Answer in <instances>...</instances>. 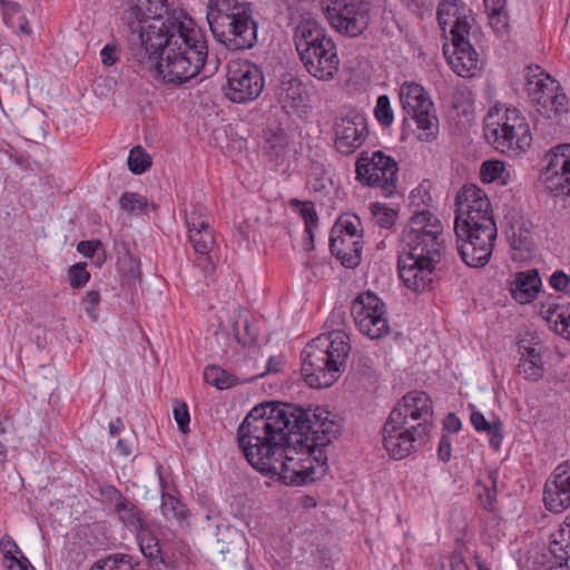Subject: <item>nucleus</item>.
Here are the masks:
<instances>
[{
  "label": "nucleus",
  "instance_id": "f257e3e1",
  "mask_svg": "<svg viewBox=\"0 0 570 570\" xmlns=\"http://www.w3.org/2000/svg\"><path fill=\"white\" fill-rule=\"evenodd\" d=\"M265 415L253 409L237 429V442L248 463L264 474L277 475L287 485H303L315 480L316 465L326 462L324 453L308 451L298 434L266 431L256 434L252 425Z\"/></svg>",
  "mask_w": 570,
  "mask_h": 570
},
{
  "label": "nucleus",
  "instance_id": "f03ea898",
  "mask_svg": "<svg viewBox=\"0 0 570 570\" xmlns=\"http://www.w3.org/2000/svg\"><path fill=\"white\" fill-rule=\"evenodd\" d=\"M164 23L155 21L151 37L138 41L139 60L154 67L155 77L166 83L183 85L196 77L205 65L208 47L205 35L193 20L171 24L163 32Z\"/></svg>",
  "mask_w": 570,
  "mask_h": 570
},
{
  "label": "nucleus",
  "instance_id": "7ed1b4c3",
  "mask_svg": "<svg viewBox=\"0 0 570 570\" xmlns=\"http://www.w3.org/2000/svg\"><path fill=\"white\" fill-rule=\"evenodd\" d=\"M454 233L456 249L470 267L488 264L498 229L487 194L475 185H464L456 195Z\"/></svg>",
  "mask_w": 570,
  "mask_h": 570
},
{
  "label": "nucleus",
  "instance_id": "20e7f679",
  "mask_svg": "<svg viewBox=\"0 0 570 570\" xmlns=\"http://www.w3.org/2000/svg\"><path fill=\"white\" fill-rule=\"evenodd\" d=\"M254 409H264L265 415L252 425L253 433L262 435L274 429L282 433H299L308 451L323 453V449L341 434L336 415L322 406L303 409L289 403L267 402Z\"/></svg>",
  "mask_w": 570,
  "mask_h": 570
},
{
  "label": "nucleus",
  "instance_id": "39448f33",
  "mask_svg": "<svg viewBox=\"0 0 570 570\" xmlns=\"http://www.w3.org/2000/svg\"><path fill=\"white\" fill-rule=\"evenodd\" d=\"M344 314L334 312L330 321L342 325ZM351 351L348 335L337 326L318 335L302 352V375L313 389L332 386L345 368Z\"/></svg>",
  "mask_w": 570,
  "mask_h": 570
},
{
  "label": "nucleus",
  "instance_id": "423d86ee",
  "mask_svg": "<svg viewBox=\"0 0 570 570\" xmlns=\"http://www.w3.org/2000/svg\"><path fill=\"white\" fill-rule=\"evenodd\" d=\"M206 18L214 38L228 50H247L257 43L258 21L252 3L209 0Z\"/></svg>",
  "mask_w": 570,
  "mask_h": 570
},
{
  "label": "nucleus",
  "instance_id": "0eeeda50",
  "mask_svg": "<svg viewBox=\"0 0 570 570\" xmlns=\"http://www.w3.org/2000/svg\"><path fill=\"white\" fill-rule=\"evenodd\" d=\"M461 0H442L438 21L443 31L449 28L451 43L443 47L452 70L460 77H471L478 69L479 56L470 42L473 19Z\"/></svg>",
  "mask_w": 570,
  "mask_h": 570
},
{
  "label": "nucleus",
  "instance_id": "6e6552de",
  "mask_svg": "<svg viewBox=\"0 0 570 570\" xmlns=\"http://www.w3.org/2000/svg\"><path fill=\"white\" fill-rule=\"evenodd\" d=\"M294 43L303 66L311 76L322 81L335 78L341 65L337 48L317 21L302 20L295 28Z\"/></svg>",
  "mask_w": 570,
  "mask_h": 570
},
{
  "label": "nucleus",
  "instance_id": "1a4fd4ad",
  "mask_svg": "<svg viewBox=\"0 0 570 570\" xmlns=\"http://www.w3.org/2000/svg\"><path fill=\"white\" fill-rule=\"evenodd\" d=\"M484 137L499 151L519 155L532 141L530 126L514 107L494 106L484 117Z\"/></svg>",
  "mask_w": 570,
  "mask_h": 570
},
{
  "label": "nucleus",
  "instance_id": "9d476101",
  "mask_svg": "<svg viewBox=\"0 0 570 570\" xmlns=\"http://www.w3.org/2000/svg\"><path fill=\"white\" fill-rule=\"evenodd\" d=\"M124 20L128 26V39L130 43L151 37V27L159 20L164 23L163 32L169 30L171 24H183L185 20H191L183 11H169L167 0H135L126 12Z\"/></svg>",
  "mask_w": 570,
  "mask_h": 570
},
{
  "label": "nucleus",
  "instance_id": "9b49d317",
  "mask_svg": "<svg viewBox=\"0 0 570 570\" xmlns=\"http://www.w3.org/2000/svg\"><path fill=\"white\" fill-rule=\"evenodd\" d=\"M401 106L406 118L414 120L422 141H432L439 132L435 108L425 89L413 81H405L399 91Z\"/></svg>",
  "mask_w": 570,
  "mask_h": 570
},
{
  "label": "nucleus",
  "instance_id": "f8f14e48",
  "mask_svg": "<svg viewBox=\"0 0 570 570\" xmlns=\"http://www.w3.org/2000/svg\"><path fill=\"white\" fill-rule=\"evenodd\" d=\"M321 7L332 28L342 35L357 37L370 26L368 0H321Z\"/></svg>",
  "mask_w": 570,
  "mask_h": 570
},
{
  "label": "nucleus",
  "instance_id": "ddd939ff",
  "mask_svg": "<svg viewBox=\"0 0 570 570\" xmlns=\"http://www.w3.org/2000/svg\"><path fill=\"white\" fill-rule=\"evenodd\" d=\"M356 178L373 188H380L384 196H391L396 189L399 166L391 156L381 150L371 155L363 151L355 164Z\"/></svg>",
  "mask_w": 570,
  "mask_h": 570
},
{
  "label": "nucleus",
  "instance_id": "4468645a",
  "mask_svg": "<svg viewBox=\"0 0 570 570\" xmlns=\"http://www.w3.org/2000/svg\"><path fill=\"white\" fill-rule=\"evenodd\" d=\"M265 86L261 68L247 60L230 61L227 66L225 96L235 104H247L259 97Z\"/></svg>",
  "mask_w": 570,
  "mask_h": 570
},
{
  "label": "nucleus",
  "instance_id": "2eb2a0df",
  "mask_svg": "<svg viewBox=\"0 0 570 570\" xmlns=\"http://www.w3.org/2000/svg\"><path fill=\"white\" fill-rule=\"evenodd\" d=\"M351 314L358 331L371 340H379L390 333L385 303L371 291L354 298Z\"/></svg>",
  "mask_w": 570,
  "mask_h": 570
},
{
  "label": "nucleus",
  "instance_id": "dca6fc26",
  "mask_svg": "<svg viewBox=\"0 0 570 570\" xmlns=\"http://www.w3.org/2000/svg\"><path fill=\"white\" fill-rule=\"evenodd\" d=\"M527 92L538 111L547 117L567 111L568 99L560 85L539 66L528 68Z\"/></svg>",
  "mask_w": 570,
  "mask_h": 570
},
{
  "label": "nucleus",
  "instance_id": "f3484780",
  "mask_svg": "<svg viewBox=\"0 0 570 570\" xmlns=\"http://www.w3.org/2000/svg\"><path fill=\"white\" fill-rule=\"evenodd\" d=\"M389 416L410 425L419 434H429L433 425L432 400L425 392L411 391L396 403Z\"/></svg>",
  "mask_w": 570,
  "mask_h": 570
},
{
  "label": "nucleus",
  "instance_id": "a211bd4d",
  "mask_svg": "<svg viewBox=\"0 0 570 570\" xmlns=\"http://www.w3.org/2000/svg\"><path fill=\"white\" fill-rule=\"evenodd\" d=\"M540 173L543 186L557 197H570V145H559L544 156Z\"/></svg>",
  "mask_w": 570,
  "mask_h": 570
},
{
  "label": "nucleus",
  "instance_id": "6ab92c4d",
  "mask_svg": "<svg viewBox=\"0 0 570 570\" xmlns=\"http://www.w3.org/2000/svg\"><path fill=\"white\" fill-rule=\"evenodd\" d=\"M426 435L416 433L410 425L390 416L382 429L383 446L394 460H402L416 451L417 444Z\"/></svg>",
  "mask_w": 570,
  "mask_h": 570
},
{
  "label": "nucleus",
  "instance_id": "aec40b11",
  "mask_svg": "<svg viewBox=\"0 0 570 570\" xmlns=\"http://www.w3.org/2000/svg\"><path fill=\"white\" fill-rule=\"evenodd\" d=\"M440 259L401 255L399 274L404 285L413 292L430 291L436 278L435 266Z\"/></svg>",
  "mask_w": 570,
  "mask_h": 570
},
{
  "label": "nucleus",
  "instance_id": "412c9836",
  "mask_svg": "<svg viewBox=\"0 0 570 570\" xmlns=\"http://www.w3.org/2000/svg\"><path fill=\"white\" fill-rule=\"evenodd\" d=\"M333 130L334 147L344 156L354 154L368 136L366 118L361 114L337 118Z\"/></svg>",
  "mask_w": 570,
  "mask_h": 570
},
{
  "label": "nucleus",
  "instance_id": "4be33fe9",
  "mask_svg": "<svg viewBox=\"0 0 570 570\" xmlns=\"http://www.w3.org/2000/svg\"><path fill=\"white\" fill-rule=\"evenodd\" d=\"M546 508L560 513L570 507V461L560 463L544 484Z\"/></svg>",
  "mask_w": 570,
  "mask_h": 570
},
{
  "label": "nucleus",
  "instance_id": "5701e85b",
  "mask_svg": "<svg viewBox=\"0 0 570 570\" xmlns=\"http://www.w3.org/2000/svg\"><path fill=\"white\" fill-rule=\"evenodd\" d=\"M443 235H435L433 233L425 235H411L402 236V244L404 255L434 259H441L442 250L444 249Z\"/></svg>",
  "mask_w": 570,
  "mask_h": 570
},
{
  "label": "nucleus",
  "instance_id": "b1692460",
  "mask_svg": "<svg viewBox=\"0 0 570 570\" xmlns=\"http://www.w3.org/2000/svg\"><path fill=\"white\" fill-rule=\"evenodd\" d=\"M330 249L343 266L354 268L361 263L363 242L351 236H331Z\"/></svg>",
  "mask_w": 570,
  "mask_h": 570
},
{
  "label": "nucleus",
  "instance_id": "393cba45",
  "mask_svg": "<svg viewBox=\"0 0 570 570\" xmlns=\"http://www.w3.org/2000/svg\"><path fill=\"white\" fill-rule=\"evenodd\" d=\"M541 287V278L537 269H528L515 274L511 282L510 292L512 297L520 304L532 302Z\"/></svg>",
  "mask_w": 570,
  "mask_h": 570
},
{
  "label": "nucleus",
  "instance_id": "a878e982",
  "mask_svg": "<svg viewBox=\"0 0 570 570\" xmlns=\"http://www.w3.org/2000/svg\"><path fill=\"white\" fill-rule=\"evenodd\" d=\"M443 235V225L441 220L428 209L415 212L402 232V236L425 235V234Z\"/></svg>",
  "mask_w": 570,
  "mask_h": 570
},
{
  "label": "nucleus",
  "instance_id": "bb28decb",
  "mask_svg": "<svg viewBox=\"0 0 570 570\" xmlns=\"http://www.w3.org/2000/svg\"><path fill=\"white\" fill-rule=\"evenodd\" d=\"M521 357L518 373L527 381L538 382L544 375V364L541 353L531 346H520Z\"/></svg>",
  "mask_w": 570,
  "mask_h": 570
},
{
  "label": "nucleus",
  "instance_id": "cd10ccee",
  "mask_svg": "<svg viewBox=\"0 0 570 570\" xmlns=\"http://www.w3.org/2000/svg\"><path fill=\"white\" fill-rule=\"evenodd\" d=\"M549 551L554 564L562 567L570 560V514L564 522L550 535Z\"/></svg>",
  "mask_w": 570,
  "mask_h": 570
},
{
  "label": "nucleus",
  "instance_id": "c85d7f7f",
  "mask_svg": "<svg viewBox=\"0 0 570 570\" xmlns=\"http://www.w3.org/2000/svg\"><path fill=\"white\" fill-rule=\"evenodd\" d=\"M46 115L38 109L26 110L18 119L20 135L29 141H38L45 137Z\"/></svg>",
  "mask_w": 570,
  "mask_h": 570
},
{
  "label": "nucleus",
  "instance_id": "c756f323",
  "mask_svg": "<svg viewBox=\"0 0 570 570\" xmlns=\"http://www.w3.org/2000/svg\"><path fill=\"white\" fill-rule=\"evenodd\" d=\"M120 522L136 533L148 527L146 515L135 503L126 499L114 508Z\"/></svg>",
  "mask_w": 570,
  "mask_h": 570
},
{
  "label": "nucleus",
  "instance_id": "7c9ffc66",
  "mask_svg": "<svg viewBox=\"0 0 570 570\" xmlns=\"http://www.w3.org/2000/svg\"><path fill=\"white\" fill-rule=\"evenodd\" d=\"M2 10V17L4 23L13 29L18 30L23 35H31V28L29 27L28 19L21 11V7L18 2L11 0H0Z\"/></svg>",
  "mask_w": 570,
  "mask_h": 570
},
{
  "label": "nucleus",
  "instance_id": "2f4dec72",
  "mask_svg": "<svg viewBox=\"0 0 570 570\" xmlns=\"http://www.w3.org/2000/svg\"><path fill=\"white\" fill-rule=\"evenodd\" d=\"M136 539L141 553L149 560L150 566H156L164 562L159 540L155 537L148 527L137 532Z\"/></svg>",
  "mask_w": 570,
  "mask_h": 570
},
{
  "label": "nucleus",
  "instance_id": "473e14b6",
  "mask_svg": "<svg viewBox=\"0 0 570 570\" xmlns=\"http://www.w3.org/2000/svg\"><path fill=\"white\" fill-rule=\"evenodd\" d=\"M498 472L490 471L487 480H479L476 482L478 499L481 507L487 511H493L497 503V484H498Z\"/></svg>",
  "mask_w": 570,
  "mask_h": 570
},
{
  "label": "nucleus",
  "instance_id": "72a5a7b5",
  "mask_svg": "<svg viewBox=\"0 0 570 570\" xmlns=\"http://www.w3.org/2000/svg\"><path fill=\"white\" fill-rule=\"evenodd\" d=\"M204 380L207 384L226 390L239 383V380L217 365H208L204 371Z\"/></svg>",
  "mask_w": 570,
  "mask_h": 570
},
{
  "label": "nucleus",
  "instance_id": "f704fd0d",
  "mask_svg": "<svg viewBox=\"0 0 570 570\" xmlns=\"http://www.w3.org/2000/svg\"><path fill=\"white\" fill-rule=\"evenodd\" d=\"M351 236L362 239L361 219L356 215L341 216L331 230V236Z\"/></svg>",
  "mask_w": 570,
  "mask_h": 570
},
{
  "label": "nucleus",
  "instance_id": "c9c22d12",
  "mask_svg": "<svg viewBox=\"0 0 570 570\" xmlns=\"http://www.w3.org/2000/svg\"><path fill=\"white\" fill-rule=\"evenodd\" d=\"M505 165L500 160H485L481 165L480 177L483 183H493L499 180L507 184Z\"/></svg>",
  "mask_w": 570,
  "mask_h": 570
},
{
  "label": "nucleus",
  "instance_id": "e433bc0d",
  "mask_svg": "<svg viewBox=\"0 0 570 570\" xmlns=\"http://www.w3.org/2000/svg\"><path fill=\"white\" fill-rule=\"evenodd\" d=\"M548 322L551 328L559 335L570 340V311L560 308L548 311Z\"/></svg>",
  "mask_w": 570,
  "mask_h": 570
},
{
  "label": "nucleus",
  "instance_id": "4c0bfd02",
  "mask_svg": "<svg viewBox=\"0 0 570 570\" xmlns=\"http://www.w3.org/2000/svg\"><path fill=\"white\" fill-rule=\"evenodd\" d=\"M189 242L191 243L195 253L200 256H207L212 250L215 238L210 228L202 230L189 232Z\"/></svg>",
  "mask_w": 570,
  "mask_h": 570
},
{
  "label": "nucleus",
  "instance_id": "58836bf2",
  "mask_svg": "<svg viewBox=\"0 0 570 570\" xmlns=\"http://www.w3.org/2000/svg\"><path fill=\"white\" fill-rule=\"evenodd\" d=\"M127 163L129 170L136 175L145 173L151 166V159L141 146L130 150Z\"/></svg>",
  "mask_w": 570,
  "mask_h": 570
},
{
  "label": "nucleus",
  "instance_id": "ea45409f",
  "mask_svg": "<svg viewBox=\"0 0 570 570\" xmlns=\"http://www.w3.org/2000/svg\"><path fill=\"white\" fill-rule=\"evenodd\" d=\"M372 215L375 220V224L382 228H391L397 218V212L386 207L383 204L375 203L371 206Z\"/></svg>",
  "mask_w": 570,
  "mask_h": 570
},
{
  "label": "nucleus",
  "instance_id": "a19ab883",
  "mask_svg": "<svg viewBox=\"0 0 570 570\" xmlns=\"http://www.w3.org/2000/svg\"><path fill=\"white\" fill-rule=\"evenodd\" d=\"M485 10L488 13L489 23L493 31L499 36H503L509 27L505 6H500L498 8H485Z\"/></svg>",
  "mask_w": 570,
  "mask_h": 570
},
{
  "label": "nucleus",
  "instance_id": "79ce46f5",
  "mask_svg": "<svg viewBox=\"0 0 570 570\" xmlns=\"http://www.w3.org/2000/svg\"><path fill=\"white\" fill-rule=\"evenodd\" d=\"M120 207L128 214H141L147 206V199L137 193H124L119 199Z\"/></svg>",
  "mask_w": 570,
  "mask_h": 570
},
{
  "label": "nucleus",
  "instance_id": "37998d69",
  "mask_svg": "<svg viewBox=\"0 0 570 570\" xmlns=\"http://www.w3.org/2000/svg\"><path fill=\"white\" fill-rule=\"evenodd\" d=\"M375 119L384 127H389L394 121V112L391 107L390 98L386 95H381L374 108Z\"/></svg>",
  "mask_w": 570,
  "mask_h": 570
},
{
  "label": "nucleus",
  "instance_id": "c03bdc74",
  "mask_svg": "<svg viewBox=\"0 0 570 570\" xmlns=\"http://www.w3.org/2000/svg\"><path fill=\"white\" fill-rule=\"evenodd\" d=\"M302 83L298 79L291 77L288 80H283L279 87V98L284 102L296 104L301 100Z\"/></svg>",
  "mask_w": 570,
  "mask_h": 570
},
{
  "label": "nucleus",
  "instance_id": "a18cd8bd",
  "mask_svg": "<svg viewBox=\"0 0 570 570\" xmlns=\"http://www.w3.org/2000/svg\"><path fill=\"white\" fill-rule=\"evenodd\" d=\"M161 512L167 519H179L185 513L184 504L174 495L164 493L161 495Z\"/></svg>",
  "mask_w": 570,
  "mask_h": 570
},
{
  "label": "nucleus",
  "instance_id": "49530a36",
  "mask_svg": "<svg viewBox=\"0 0 570 570\" xmlns=\"http://www.w3.org/2000/svg\"><path fill=\"white\" fill-rule=\"evenodd\" d=\"M68 279L72 288L83 287L90 279L86 263H77L69 267Z\"/></svg>",
  "mask_w": 570,
  "mask_h": 570
},
{
  "label": "nucleus",
  "instance_id": "de8ad7c7",
  "mask_svg": "<svg viewBox=\"0 0 570 570\" xmlns=\"http://www.w3.org/2000/svg\"><path fill=\"white\" fill-rule=\"evenodd\" d=\"M301 214L305 222V233L308 234L309 243L305 244L307 250L313 249V228L317 225V213L312 203H306L301 210Z\"/></svg>",
  "mask_w": 570,
  "mask_h": 570
},
{
  "label": "nucleus",
  "instance_id": "09e8293b",
  "mask_svg": "<svg viewBox=\"0 0 570 570\" xmlns=\"http://www.w3.org/2000/svg\"><path fill=\"white\" fill-rule=\"evenodd\" d=\"M286 141L282 131H267L264 136V149L276 156L284 149Z\"/></svg>",
  "mask_w": 570,
  "mask_h": 570
},
{
  "label": "nucleus",
  "instance_id": "8fccbe9b",
  "mask_svg": "<svg viewBox=\"0 0 570 570\" xmlns=\"http://www.w3.org/2000/svg\"><path fill=\"white\" fill-rule=\"evenodd\" d=\"M0 550L3 554V564L12 561L19 556L23 554L16 541L8 534L3 535L0 540Z\"/></svg>",
  "mask_w": 570,
  "mask_h": 570
},
{
  "label": "nucleus",
  "instance_id": "3c124183",
  "mask_svg": "<svg viewBox=\"0 0 570 570\" xmlns=\"http://www.w3.org/2000/svg\"><path fill=\"white\" fill-rule=\"evenodd\" d=\"M100 303V293L99 291L91 289L86 293L85 297L82 298V306L87 315L92 320L97 321L98 313H97V306Z\"/></svg>",
  "mask_w": 570,
  "mask_h": 570
},
{
  "label": "nucleus",
  "instance_id": "603ef678",
  "mask_svg": "<svg viewBox=\"0 0 570 570\" xmlns=\"http://www.w3.org/2000/svg\"><path fill=\"white\" fill-rule=\"evenodd\" d=\"M174 417L177 422L179 430L183 433H186L189 430L188 425H189V421H190L188 406L186 403L178 402V401L175 402Z\"/></svg>",
  "mask_w": 570,
  "mask_h": 570
},
{
  "label": "nucleus",
  "instance_id": "864d4df0",
  "mask_svg": "<svg viewBox=\"0 0 570 570\" xmlns=\"http://www.w3.org/2000/svg\"><path fill=\"white\" fill-rule=\"evenodd\" d=\"M186 225L188 228V233L198 229L202 230L209 227L208 219L196 209L186 214Z\"/></svg>",
  "mask_w": 570,
  "mask_h": 570
},
{
  "label": "nucleus",
  "instance_id": "5fc2aeb1",
  "mask_svg": "<svg viewBox=\"0 0 570 570\" xmlns=\"http://www.w3.org/2000/svg\"><path fill=\"white\" fill-rule=\"evenodd\" d=\"M549 284L557 291L570 294V276L563 271L554 272L550 276Z\"/></svg>",
  "mask_w": 570,
  "mask_h": 570
},
{
  "label": "nucleus",
  "instance_id": "6e6d98bb",
  "mask_svg": "<svg viewBox=\"0 0 570 570\" xmlns=\"http://www.w3.org/2000/svg\"><path fill=\"white\" fill-rule=\"evenodd\" d=\"M489 435V442L491 446L494 449H499L502 442V423L501 422H492L490 428L485 430Z\"/></svg>",
  "mask_w": 570,
  "mask_h": 570
},
{
  "label": "nucleus",
  "instance_id": "4d7b16f0",
  "mask_svg": "<svg viewBox=\"0 0 570 570\" xmlns=\"http://www.w3.org/2000/svg\"><path fill=\"white\" fill-rule=\"evenodd\" d=\"M452 440L448 435H443L440 440L439 448H438V455L441 461L449 462L451 460V453H452Z\"/></svg>",
  "mask_w": 570,
  "mask_h": 570
},
{
  "label": "nucleus",
  "instance_id": "13d9d810",
  "mask_svg": "<svg viewBox=\"0 0 570 570\" xmlns=\"http://www.w3.org/2000/svg\"><path fill=\"white\" fill-rule=\"evenodd\" d=\"M101 62L105 66H112L118 59L117 47L115 45H106L100 51Z\"/></svg>",
  "mask_w": 570,
  "mask_h": 570
},
{
  "label": "nucleus",
  "instance_id": "bf43d9fd",
  "mask_svg": "<svg viewBox=\"0 0 570 570\" xmlns=\"http://www.w3.org/2000/svg\"><path fill=\"white\" fill-rule=\"evenodd\" d=\"M4 566L8 570H36V568L23 554L19 556V558L13 559Z\"/></svg>",
  "mask_w": 570,
  "mask_h": 570
},
{
  "label": "nucleus",
  "instance_id": "052dcab7",
  "mask_svg": "<svg viewBox=\"0 0 570 570\" xmlns=\"http://www.w3.org/2000/svg\"><path fill=\"white\" fill-rule=\"evenodd\" d=\"M412 197H413V202L416 199V198H420V202L417 203V205L420 203L422 204H429L432 202V197L429 193V186L425 184V183H422L420 184L413 191H412Z\"/></svg>",
  "mask_w": 570,
  "mask_h": 570
},
{
  "label": "nucleus",
  "instance_id": "680f3d73",
  "mask_svg": "<svg viewBox=\"0 0 570 570\" xmlns=\"http://www.w3.org/2000/svg\"><path fill=\"white\" fill-rule=\"evenodd\" d=\"M470 421H471V424L473 425V428L481 432V431H485L488 428H490V422H488L484 417V415L479 412V411H475V412H472L471 416H470Z\"/></svg>",
  "mask_w": 570,
  "mask_h": 570
},
{
  "label": "nucleus",
  "instance_id": "e2e57ef3",
  "mask_svg": "<svg viewBox=\"0 0 570 570\" xmlns=\"http://www.w3.org/2000/svg\"><path fill=\"white\" fill-rule=\"evenodd\" d=\"M101 493L109 500L115 502V505L127 498L114 485H107L102 489Z\"/></svg>",
  "mask_w": 570,
  "mask_h": 570
},
{
  "label": "nucleus",
  "instance_id": "0e129e2a",
  "mask_svg": "<svg viewBox=\"0 0 570 570\" xmlns=\"http://www.w3.org/2000/svg\"><path fill=\"white\" fill-rule=\"evenodd\" d=\"M443 426L446 431L455 433L461 430V421L455 414L450 413L445 416Z\"/></svg>",
  "mask_w": 570,
  "mask_h": 570
},
{
  "label": "nucleus",
  "instance_id": "69168bd1",
  "mask_svg": "<svg viewBox=\"0 0 570 570\" xmlns=\"http://www.w3.org/2000/svg\"><path fill=\"white\" fill-rule=\"evenodd\" d=\"M244 327L247 332L248 337H240L238 332L235 333V337L238 341V343H242L243 345L252 344L256 341V334L252 333V328L248 322H245Z\"/></svg>",
  "mask_w": 570,
  "mask_h": 570
},
{
  "label": "nucleus",
  "instance_id": "338daca9",
  "mask_svg": "<svg viewBox=\"0 0 570 570\" xmlns=\"http://www.w3.org/2000/svg\"><path fill=\"white\" fill-rule=\"evenodd\" d=\"M283 362L276 356H271L267 362V372L277 373L282 370Z\"/></svg>",
  "mask_w": 570,
  "mask_h": 570
},
{
  "label": "nucleus",
  "instance_id": "774afa93",
  "mask_svg": "<svg viewBox=\"0 0 570 570\" xmlns=\"http://www.w3.org/2000/svg\"><path fill=\"white\" fill-rule=\"evenodd\" d=\"M78 250L87 255H92L96 250V245L92 242H80Z\"/></svg>",
  "mask_w": 570,
  "mask_h": 570
}]
</instances>
